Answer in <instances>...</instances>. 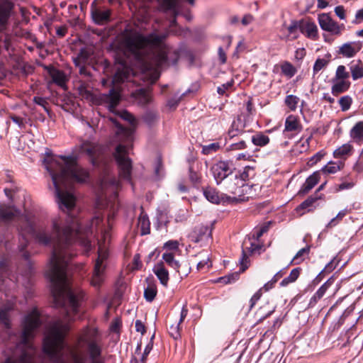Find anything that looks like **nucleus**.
<instances>
[{"mask_svg":"<svg viewBox=\"0 0 363 363\" xmlns=\"http://www.w3.org/2000/svg\"><path fill=\"white\" fill-rule=\"evenodd\" d=\"M111 225H18V248L23 251L30 236L45 246L53 245L52 255L46 270V275L52 284V294L56 307H62L65 320L55 321L48 330L43 340V352L52 363H84L65 342L69 330L65 321L74 319L84 298V292L70 286V259L75 255L72 245L78 242L85 247L91 245V237L98 238L99 256L96 259L90 284L99 289L105 279L108 257L106 243L110 240ZM41 325L40 313L36 308L26 315L23 322L21 341L16 345L11 354L4 363H33L36 349L30 342L36 330Z\"/></svg>","mask_w":363,"mask_h":363,"instance_id":"nucleus-1","label":"nucleus"},{"mask_svg":"<svg viewBox=\"0 0 363 363\" xmlns=\"http://www.w3.org/2000/svg\"><path fill=\"white\" fill-rule=\"evenodd\" d=\"M168 32H152L143 35L137 30L126 28L121 34L120 45L125 54L141 64L144 69L151 72V80L155 82L161 69L167 65L169 47L165 40Z\"/></svg>","mask_w":363,"mask_h":363,"instance_id":"nucleus-2","label":"nucleus"},{"mask_svg":"<svg viewBox=\"0 0 363 363\" xmlns=\"http://www.w3.org/2000/svg\"><path fill=\"white\" fill-rule=\"evenodd\" d=\"M76 148L79 154L85 155L89 158L93 166L106 167L111 160L110 154L106 152V149L97 143L83 140Z\"/></svg>","mask_w":363,"mask_h":363,"instance_id":"nucleus-3","label":"nucleus"},{"mask_svg":"<svg viewBox=\"0 0 363 363\" xmlns=\"http://www.w3.org/2000/svg\"><path fill=\"white\" fill-rule=\"evenodd\" d=\"M128 147L123 144H119L116 147L113 157L118 165L120 177L130 182L132 161L128 157Z\"/></svg>","mask_w":363,"mask_h":363,"instance_id":"nucleus-4","label":"nucleus"},{"mask_svg":"<svg viewBox=\"0 0 363 363\" xmlns=\"http://www.w3.org/2000/svg\"><path fill=\"white\" fill-rule=\"evenodd\" d=\"M121 118L126 121H128L130 126L125 128L120 124L116 118H110V121L116 127V135L117 141H130L132 138V135L134 132L136 120L134 116L127 111H123L121 114Z\"/></svg>","mask_w":363,"mask_h":363,"instance_id":"nucleus-5","label":"nucleus"},{"mask_svg":"<svg viewBox=\"0 0 363 363\" xmlns=\"http://www.w3.org/2000/svg\"><path fill=\"white\" fill-rule=\"evenodd\" d=\"M18 278L11 275L8 269L7 262L5 259L0 260V291H6L14 289Z\"/></svg>","mask_w":363,"mask_h":363,"instance_id":"nucleus-6","label":"nucleus"},{"mask_svg":"<svg viewBox=\"0 0 363 363\" xmlns=\"http://www.w3.org/2000/svg\"><path fill=\"white\" fill-rule=\"evenodd\" d=\"M210 171L217 184H220L233 173L231 165L226 161L216 162L211 166Z\"/></svg>","mask_w":363,"mask_h":363,"instance_id":"nucleus-7","label":"nucleus"},{"mask_svg":"<svg viewBox=\"0 0 363 363\" xmlns=\"http://www.w3.org/2000/svg\"><path fill=\"white\" fill-rule=\"evenodd\" d=\"M318 23L323 30L328 31L333 35H340L345 28L343 24L339 25L327 13H321L318 16Z\"/></svg>","mask_w":363,"mask_h":363,"instance_id":"nucleus-8","label":"nucleus"},{"mask_svg":"<svg viewBox=\"0 0 363 363\" xmlns=\"http://www.w3.org/2000/svg\"><path fill=\"white\" fill-rule=\"evenodd\" d=\"M190 4L193 5L194 0H186ZM182 0H162L161 2V9L164 12H169L174 17L170 21L169 27L171 31L173 32L172 28L176 25V16L179 13L181 9Z\"/></svg>","mask_w":363,"mask_h":363,"instance_id":"nucleus-9","label":"nucleus"},{"mask_svg":"<svg viewBox=\"0 0 363 363\" xmlns=\"http://www.w3.org/2000/svg\"><path fill=\"white\" fill-rule=\"evenodd\" d=\"M300 31L309 39L315 40L318 38V27L310 18L300 20Z\"/></svg>","mask_w":363,"mask_h":363,"instance_id":"nucleus-10","label":"nucleus"},{"mask_svg":"<svg viewBox=\"0 0 363 363\" xmlns=\"http://www.w3.org/2000/svg\"><path fill=\"white\" fill-rule=\"evenodd\" d=\"M251 237L245 238L242 243V257L240 259V272H243L247 268V265L244 264V262H247V257L246 255V251L250 252V253L255 252L258 251L261 248V245L259 244H257L255 242Z\"/></svg>","mask_w":363,"mask_h":363,"instance_id":"nucleus-11","label":"nucleus"},{"mask_svg":"<svg viewBox=\"0 0 363 363\" xmlns=\"http://www.w3.org/2000/svg\"><path fill=\"white\" fill-rule=\"evenodd\" d=\"M80 341L86 343L91 362L99 361L101 356V346L96 341L88 340L86 333L80 337Z\"/></svg>","mask_w":363,"mask_h":363,"instance_id":"nucleus-12","label":"nucleus"},{"mask_svg":"<svg viewBox=\"0 0 363 363\" xmlns=\"http://www.w3.org/2000/svg\"><path fill=\"white\" fill-rule=\"evenodd\" d=\"M225 179L223 184V189L226 192L232 194H238L242 192L240 189L244 186L242 179L237 178L235 174L233 172Z\"/></svg>","mask_w":363,"mask_h":363,"instance_id":"nucleus-13","label":"nucleus"},{"mask_svg":"<svg viewBox=\"0 0 363 363\" xmlns=\"http://www.w3.org/2000/svg\"><path fill=\"white\" fill-rule=\"evenodd\" d=\"M111 12L108 9L96 8L91 11V16L96 23L104 25L109 22Z\"/></svg>","mask_w":363,"mask_h":363,"instance_id":"nucleus-14","label":"nucleus"},{"mask_svg":"<svg viewBox=\"0 0 363 363\" xmlns=\"http://www.w3.org/2000/svg\"><path fill=\"white\" fill-rule=\"evenodd\" d=\"M211 230L207 225H200L196 226L191 233L190 238L195 242H199L203 240H207L211 237Z\"/></svg>","mask_w":363,"mask_h":363,"instance_id":"nucleus-15","label":"nucleus"},{"mask_svg":"<svg viewBox=\"0 0 363 363\" xmlns=\"http://www.w3.org/2000/svg\"><path fill=\"white\" fill-rule=\"evenodd\" d=\"M335 279L333 277L328 279L314 294L309 301V306H314L319 300H320L325 294L326 291L330 288L334 283Z\"/></svg>","mask_w":363,"mask_h":363,"instance_id":"nucleus-16","label":"nucleus"},{"mask_svg":"<svg viewBox=\"0 0 363 363\" xmlns=\"http://www.w3.org/2000/svg\"><path fill=\"white\" fill-rule=\"evenodd\" d=\"M131 72L130 68L125 63H121L113 78V84H119L128 79Z\"/></svg>","mask_w":363,"mask_h":363,"instance_id":"nucleus-17","label":"nucleus"},{"mask_svg":"<svg viewBox=\"0 0 363 363\" xmlns=\"http://www.w3.org/2000/svg\"><path fill=\"white\" fill-rule=\"evenodd\" d=\"M320 179V172H315L309 176L298 191V194L304 195L309 192L319 182Z\"/></svg>","mask_w":363,"mask_h":363,"instance_id":"nucleus-18","label":"nucleus"},{"mask_svg":"<svg viewBox=\"0 0 363 363\" xmlns=\"http://www.w3.org/2000/svg\"><path fill=\"white\" fill-rule=\"evenodd\" d=\"M302 125L298 118L294 115L289 116L285 121L284 130L288 132H300Z\"/></svg>","mask_w":363,"mask_h":363,"instance_id":"nucleus-19","label":"nucleus"},{"mask_svg":"<svg viewBox=\"0 0 363 363\" xmlns=\"http://www.w3.org/2000/svg\"><path fill=\"white\" fill-rule=\"evenodd\" d=\"M350 136L356 143L363 142V121L357 122L350 130Z\"/></svg>","mask_w":363,"mask_h":363,"instance_id":"nucleus-20","label":"nucleus"},{"mask_svg":"<svg viewBox=\"0 0 363 363\" xmlns=\"http://www.w3.org/2000/svg\"><path fill=\"white\" fill-rule=\"evenodd\" d=\"M154 273L159 279L160 283L167 286L169 281L168 271L164 267L162 263L157 264L153 269Z\"/></svg>","mask_w":363,"mask_h":363,"instance_id":"nucleus-21","label":"nucleus"},{"mask_svg":"<svg viewBox=\"0 0 363 363\" xmlns=\"http://www.w3.org/2000/svg\"><path fill=\"white\" fill-rule=\"evenodd\" d=\"M350 83L346 80H334L331 88V92L334 96H337L346 91L350 87Z\"/></svg>","mask_w":363,"mask_h":363,"instance_id":"nucleus-22","label":"nucleus"},{"mask_svg":"<svg viewBox=\"0 0 363 363\" xmlns=\"http://www.w3.org/2000/svg\"><path fill=\"white\" fill-rule=\"evenodd\" d=\"M352 146L349 143H345L337 148L334 152L333 155L335 158L344 159L348 157L352 150Z\"/></svg>","mask_w":363,"mask_h":363,"instance_id":"nucleus-23","label":"nucleus"},{"mask_svg":"<svg viewBox=\"0 0 363 363\" xmlns=\"http://www.w3.org/2000/svg\"><path fill=\"white\" fill-rule=\"evenodd\" d=\"M203 195L206 199L213 203H219L223 197L220 196L215 189L208 187L203 190Z\"/></svg>","mask_w":363,"mask_h":363,"instance_id":"nucleus-24","label":"nucleus"},{"mask_svg":"<svg viewBox=\"0 0 363 363\" xmlns=\"http://www.w3.org/2000/svg\"><path fill=\"white\" fill-rule=\"evenodd\" d=\"M13 303L9 302L4 307L0 308V322L6 327H9V311L13 309Z\"/></svg>","mask_w":363,"mask_h":363,"instance_id":"nucleus-25","label":"nucleus"},{"mask_svg":"<svg viewBox=\"0 0 363 363\" xmlns=\"http://www.w3.org/2000/svg\"><path fill=\"white\" fill-rule=\"evenodd\" d=\"M150 223L147 215L141 213L138 218V227L142 235H147L150 232Z\"/></svg>","mask_w":363,"mask_h":363,"instance_id":"nucleus-26","label":"nucleus"},{"mask_svg":"<svg viewBox=\"0 0 363 363\" xmlns=\"http://www.w3.org/2000/svg\"><path fill=\"white\" fill-rule=\"evenodd\" d=\"M252 143L259 147H264L269 143V138L262 132L257 133L251 138Z\"/></svg>","mask_w":363,"mask_h":363,"instance_id":"nucleus-27","label":"nucleus"},{"mask_svg":"<svg viewBox=\"0 0 363 363\" xmlns=\"http://www.w3.org/2000/svg\"><path fill=\"white\" fill-rule=\"evenodd\" d=\"M50 74L55 83L62 86L66 82V76L63 72L52 68L50 70Z\"/></svg>","mask_w":363,"mask_h":363,"instance_id":"nucleus-28","label":"nucleus"},{"mask_svg":"<svg viewBox=\"0 0 363 363\" xmlns=\"http://www.w3.org/2000/svg\"><path fill=\"white\" fill-rule=\"evenodd\" d=\"M107 102L108 103V108L111 111H113L116 106L120 101V96L118 91L114 89L109 91V94L107 96Z\"/></svg>","mask_w":363,"mask_h":363,"instance_id":"nucleus-29","label":"nucleus"},{"mask_svg":"<svg viewBox=\"0 0 363 363\" xmlns=\"http://www.w3.org/2000/svg\"><path fill=\"white\" fill-rule=\"evenodd\" d=\"M330 55L328 54L325 56V58H318L313 65V76L315 75L321 69L325 68L330 62Z\"/></svg>","mask_w":363,"mask_h":363,"instance_id":"nucleus-30","label":"nucleus"},{"mask_svg":"<svg viewBox=\"0 0 363 363\" xmlns=\"http://www.w3.org/2000/svg\"><path fill=\"white\" fill-rule=\"evenodd\" d=\"M162 259L172 268L176 269L181 274L179 267L181 264L174 259V255L171 252H165L162 255Z\"/></svg>","mask_w":363,"mask_h":363,"instance_id":"nucleus-31","label":"nucleus"},{"mask_svg":"<svg viewBox=\"0 0 363 363\" xmlns=\"http://www.w3.org/2000/svg\"><path fill=\"white\" fill-rule=\"evenodd\" d=\"M357 52L352 43H347L343 44L339 50V53L346 57H352Z\"/></svg>","mask_w":363,"mask_h":363,"instance_id":"nucleus-32","label":"nucleus"},{"mask_svg":"<svg viewBox=\"0 0 363 363\" xmlns=\"http://www.w3.org/2000/svg\"><path fill=\"white\" fill-rule=\"evenodd\" d=\"M300 271L301 269L299 267L292 269L290 274L281 281V286H286L288 284L294 282L298 279Z\"/></svg>","mask_w":363,"mask_h":363,"instance_id":"nucleus-33","label":"nucleus"},{"mask_svg":"<svg viewBox=\"0 0 363 363\" xmlns=\"http://www.w3.org/2000/svg\"><path fill=\"white\" fill-rule=\"evenodd\" d=\"M310 252V246H306L297 252L296 255L292 259V262L294 264H301L306 258L307 255H308Z\"/></svg>","mask_w":363,"mask_h":363,"instance_id":"nucleus-34","label":"nucleus"},{"mask_svg":"<svg viewBox=\"0 0 363 363\" xmlns=\"http://www.w3.org/2000/svg\"><path fill=\"white\" fill-rule=\"evenodd\" d=\"M281 70L283 74L289 78H291L296 73V69L289 62H284L281 65Z\"/></svg>","mask_w":363,"mask_h":363,"instance_id":"nucleus-35","label":"nucleus"},{"mask_svg":"<svg viewBox=\"0 0 363 363\" xmlns=\"http://www.w3.org/2000/svg\"><path fill=\"white\" fill-rule=\"evenodd\" d=\"M342 167L343 164L342 162H330L322 168V172L328 174H335L340 170Z\"/></svg>","mask_w":363,"mask_h":363,"instance_id":"nucleus-36","label":"nucleus"},{"mask_svg":"<svg viewBox=\"0 0 363 363\" xmlns=\"http://www.w3.org/2000/svg\"><path fill=\"white\" fill-rule=\"evenodd\" d=\"M350 69L353 79L355 80L363 77V65L360 62L352 65Z\"/></svg>","mask_w":363,"mask_h":363,"instance_id":"nucleus-37","label":"nucleus"},{"mask_svg":"<svg viewBox=\"0 0 363 363\" xmlns=\"http://www.w3.org/2000/svg\"><path fill=\"white\" fill-rule=\"evenodd\" d=\"M237 178L242 179V185L245 186V182L254 175V169L250 167H245L242 172L235 173Z\"/></svg>","mask_w":363,"mask_h":363,"instance_id":"nucleus-38","label":"nucleus"},{"mask_svg":"<svg viewBox=\"0 0 363 363\" xmlns=\"http://www.w3.org/2000/svg\"><path fill=\"white\" fill-rule=\"evenodd\" d=\"M89 54L85 50H81L77 57L74 59V63L76 66H81L86 65L89 59Z\"/></svg>","mask_w":363,"mask_h":363,"instance_id":"nucleus-39","label":"nucleus"},{"mask_svg":"<svg viewBox=\"0 0 363 363\" xmlns=\"http://www.w3.org/2000/svg\"><path fill=\"white\" fill-rule=\"evenodd\" d=\"M79 94L80 96L89 101L93 100V94L89 88L84 84H81L78 87Z\"/></svg>","mask_w":363,"mask_h":363,"instance_id":"nucleus-40","label":"nucleus"},{"mask_svg":"<svg viewBox=\"0 0 363 363\" xmlns=\"http://www.w3.org/2000/svg\"><path fill=\"white\" fill-rule=\"evenodd\" d=\"M299 102V98L294 95H288L285 99L286 105L291 110H296L297 105Z\"/></svg>","mask_w":363,"mask_h":363,"instance_id":"nucleus-41","label":"nucleus"},{"mask_svg":"<svg viewBox=\"0 0 363 363\" xmlns=\"http://www.w3.org/2000/svg\"><path fill=\"white\" fill-rule=\"evenodd\" d=\"M349 73L346 72L345 67L340 65L337 67L334 80H345L349 77Z\"/></svg>","mask_w":363,"mask_h":363,"instance_id":"nucleus-42","label":"nucleus"},{"mask_svg":"<svg viewBox=\"0 0 363 363\" xmlns=\"http://www.w3.org/2000/svg\"><path fill=\"white\" fill-rule=\"evenodd\" d=\"M352 103V99L350 96H342L339 99V104L341 107V110L342 111H346L350 109L351 104Z\"/></svg>","mask_w":363,"mask_h":363,"instance_id":"nucleus-43","label":"nucleus"},{"mask_svg":"<svg viewBox=\"0 0 363 363\" xmlns=\"http://www.w3.org/2000/svg\"><path fill=\"white\" fill-rule=\"evenodd\" d=\"M156 294L157 289L154 286H149L145 289L144 296L145 298L149 302H151L154 300V298L156 296Z\"/></svg>","mask_w":363,"mask_h":363,"instance_id":"nucleus-44","label":"nucleus"},{"mask_svg":"<svg viewBox=\"0 0 363 363\" xmlns=\"http://www.w3.org/2000/svg\"><path fill=\"white\" fill-rule=\"evenodd\" d=\"M9 118L13 123H15L20 128L25 127L28 122V118L26 116H20L16 115H10Z\"/></svg>","mask_w":363,"mask_h":363,"instance_id":"nucleus-45","label":"nucleus"},{"mask_svg":"<svg viewBox=\"0 0 363 363\" xmlns=\"http://www.w3.org/2000/svg\"><path fill=\"white\" fill-rule=\"evenodd\" d=\"M220 145L218 143H211L203 146L202 153L204 155H210L218 151Z\"/></svg>","mask_w":363,"mask_h":363,"instance_id":"nucleus-46","label":"nucleus"},{"mask_svg":"<svg viewBox=\"0 0 363 363\" xmlns=\"http://www.w3.org/2000/svg\"><path fill=\"white\" fill-rule=\"evenodd\" d=\"M353 171L357 173L363 172V149L361 151L356 162L353 165Z\"/></svg>","mask_w":363,"mask_h":363,"instance_id":"nucleus-47","label":"nucleus"},{"mask_svg":"<svg viewBox=\"0 0 363 363\" xmlns=\"http://www.w3.org/2000/svg\"><path fill=\"white\" fill-rule=\"evenodd\" d=\"M179 330L180 323H176L175 324H172L169 326L168 332L174 339L177 340L180 337Z\"/></svg>","mask_w":363,"mask_h":363,"instance_id":"nucleus-48","label":"nucleus"},{"mask_svg":"<svg viewBox=\"0 0 363 363\" xmlns=\"http://www.w3.org/2000/svg\"><path fill=\"white\" fill-rule=\"evenodd\" d=\"M238 277H239L238 273H234V274H229L228 276L220 277L218 279V281L220 282L224 283L225 284H230V283L235 281V280H237L238 279Z\"/></svg>","mask_w":363,"mask_h":363,"instance_id":"nucleus-49","label":"nucleus"},{"mask_svg":"<svg viewBox=\"0 0 363 363\" xmlns=\"http://www.w3.org/2000/svg\"><path fill=\"white\" fill-rule=\"evenodd\" d=\"M337 264H338V261H336L335 258H334L320 272V273L319 274V276H321V274L325 272L329 273V272H332L337 267Z\"/></svg>","mask_w":363,"mask_h":363,"instance_id":"nucleus-50","label":"nucleus"},{"mask_svg":"<svg viewBox=\"0 0 363 363\" xmlns=\"http://www.w3.org/2000/svg\"><path fill=\"white\" fill-rule=\"evenodd\" d=\"M347 213V211L346 209L340 211L335 218H333L330 222L328 223L329 226H334L336 225L337 222L341 220Z\"/></svg>","mask_w":363,"mask_h":363,"instance_id":"nucleus-51","label":"nucleus"},{"mask_svg":"<svg viewBox=\"0 0 363 363\" xmlns=\"http://www.w3.org/2000/svg\"><path fill=\"white\" fill-rule=\"evenodd\" d=\"M233 84H234V81L233 80H231V81L228 82H226L225 84H223L221 86H218L217 88V92L220 95L225 94V91L233 86Z\"/></svg>","mask_w":363,"mask_h":363,"instance_id":"nucleus-52","label":"nucleus"},{"mask_svg":"<svg viewBox=\"0 0 363 363\" xmlns=\"http://www.w3.org/2000/svg\"><path fill=\"white\" fill-rule=\"evenodd\" d=\"M318 198L316 197H309L306 200H305L303 203L300 204V206L298 207V208L301 209H306L308 207H311L313 206V204L316 201Z\"/></svg>","mask_w":363,"mask_h":363,"instance_id":"nucleus-53","label":"nucleus"},{"mask_svg":"<svg viewBox=\"0 0 363 363\" xmlns=\"http://www.w3.org/2000/svg\"><path fill=\"white\" fill-rule=\"evenodd\" d=\"M247 147V145L245 141L242 139L239 140L238 143H235L230 145V149L231 150H242L245 149Z\"/></svg>","mask_w":363,"mask_h":363,"instance_id":"nucleus-54","label":"nucleus"},{"mask_svg":"<svg viewBox=\"0 0 363 363\" xmlns=\"http://www.w3.org/2000/svg\"><path fill=\"white\" fill-rule=\"evenodd\" d=\"M264 308L265 306H263L260 308L259 311V313L262 315L261 319H264L269 317L275 310V306H274L269 307V310H267V311H265Z\"/></svg>","mask_w":363,"mask_h":363,"instance_id":"nucleus-55","label":"nucleus"},{"mask_svg":"<svg viewBox=\"0 0 363 363\" xmlns=\"http://www.w3.org/2000/svg\"><path fill=\"white\" fill-rule=\"evenodd\" d=\"M189 179L194 184L200 182V176L193 169L192 167L189 168Z\"/></svg>","mask_w":363,"mask_h":363,"instance_id":"nucleus-56","label":"nucleus"},{"mask_svg":"<svg viewBox=\"0 0 363 363\" xmlns=\"http://www.w3.org/2000/svg\"><path fill=\"white\" fill-rule=\"evenodd\" d=\"M33 101L38 104V105H40L42 107L44 108V109L46 111H48V110L47 109V104H48V102L47 101L45 100V99L43 98V97H40V96H35L33 98Z\"/></svg>","mask_w":363,"mask_h":363,"instance_id":"nucleus-57","label":"nucleus"},{"mask_svg":"<svg viewBox=\"0 0 363 363\" xmlns=\"http://www.w3.org/2000/svg\"><path fill=\"white\" fill-rule=\"evenodd\" d=\"M335 13L341 20L345 18V10L342 6H337L335 8Z\"/></svg>","mask_w":363,"mask_h":363,"instance_id":"nucleus-58","label":"nucleus"},{"mask_svg":"<svg viewBox=\"0 0 363 363\" xmlns=\"http://www.w3.org/2000/svg\"><path fill=\"white\" fill-rule=\"evenodd\" d=\"M262 289H259L251 298L250 299V308H252L256 302L262 296Z\"/></svg>","mask_w":363,"mask_h":363,"instance_id":"nucleus-59","label":"nucleus"},{"mask_svg":"<svg viewBox=\"0 0 363 363\" xmlns=\"http://www.w3.org/2000/svg\"><path fill=\"white\" fill-rule=\"evenodd\" d=\"M152 347H153V345L151 342H150L146 345V347L144 350L142 358H141L142 362H145L146 360L147 355L150 354V351L152 350Z\"/></svg>","mask_w":363,"mask_h":363,"instance_id":"nucleus-60","label":"nucleus"},{"mask_svg":"<svg viewBox=\"0 0 363 363\" xmlns=\"http://www.w3.org/2000/svg\"><path fill=\"white\" fill-rule=\"evenodd\" d=\"M164 247L169 250H177L179 247V242L177 240H169L164 243Z\"/></svg>","mask_w":363,"mask_h":363,"instance_id":"nucleus-61","label":"nucleus"},{"mask_svg":"<svg viewBox=\"0 0 363 363\" xmlns=\"http://www.w3.org/2000/svg\"><path fill=\"white\" fill-rule=\"evenodd\" d=\"M297 29L300 30V21H293L291 24L288 27L289 33H294Z\"/></svg>","mask_w":363,"mask_h":363,"instance_id":"nucleus-62","label":"nucleus"},{"mask_svg":"<svg viewBox=\"0 0 363 363\" xmlns=\"http://www.w3.org/2000/svg\"><path fill=\"white\" fill-rule=\"evenodd\" d=\"M209 263L210 259L208 257H207L206 259H203L197 264V269L199 270H201L203 269L206 266L207 267V268H208L211 266V264Z\"/></svg>","mask_w":363,"mask_h":363,"instance_id":"nucleus-63","label":"nucleus"},{"mask_svg":"<svg viewBox=\"0 0 363 363\" xmlns=\"http://www.w3.org/2000/svg\"><path fill=\"white\" fill-rule=\"evenodd\" d=\"M135 330L137 332L140 333L142 335H143L145 333V327L143 324V323L139 320H137L135 321Z\"/></svg>","mask_w":363,"mask_h":363,"instance_id":"nucleus-64","label":"nucleus"}]
</instances>
